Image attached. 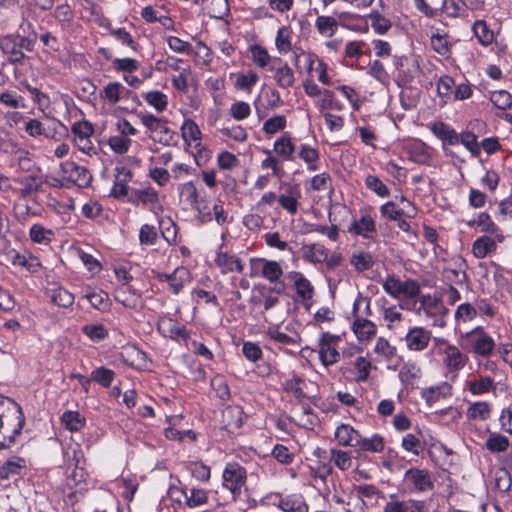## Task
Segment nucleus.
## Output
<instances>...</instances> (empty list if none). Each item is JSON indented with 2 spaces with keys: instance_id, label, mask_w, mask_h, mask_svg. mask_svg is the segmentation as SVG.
I'll return each instance as SVG.
<instances>
[{
  "instance_id": "nucleus-1",
  "label": "nucleus",
  "mask_w": 512,
  "mask_h": 512,
  "mask_svg": "<svg viewBox=\"0 0 512 512\" xmlns=\"http://www.w3.org/2000/svg\"><path fill=\"white\" fill-rule=\"evenodd\" d=\"M25 423L22 407L14 399L0 394V450L16 443Z\"/></svg>"
},
{
  "instance_id": "nucleus-2",
  "label": "nucleus",
  "mask_w": 512,
  "mask_h": 512,
  "mask_svg": "<svg viewBox=\"0 0 512 512\" xmlns=\"http://www.w3.org/2000/svg\"><path fill=\"white\" fill-rule=\"evenodd\" d=\"M35 41L19 33L0 36V49L6 56L7 62L12 65H20L28 59L25 52L34 50Z\"/></svg>"
},
{
  "instance_id": "nucleus-3",
  "label": "nucleus",
  "mask_w": 512,
  "mask_h": 512,
  "mask_svg": "<svg viewBox=\"0 0 512 512\" xmlns=\"http://www.w3.org/2000/svg\"><path fill=\"white\" fill-rule=\"evenodd\" d=\"M140 121L149 132L148 137L154 142L164 146H171L177 142V134L168 127L165 118L157 117L150 113H140Z\"/></svg>"
},
{
  "instance_id": "nucleus-4",
  "label": "nucleus",
  "mask_w": 512,
  "mask_h": 512,
  "mask_svg": "<svg viewBox=\"0 0 512 512\" xmlns=\"http://www.w3.org/2000/svg\"><path fill=\"white\" fill-rule=\"evenodd\" d=\"M393 65L397 71L395 82L400 88L409 86L421 71L416 56L395 55L393 57Z\"/></svg>"
},
{
  "instance_id": "nucleus-5",
  "label": "nucleus",
  "mask_w": 512,
  "mask_h": 512,
  "mask_svg": "<svg viewBox=\"0 0 512 512\" xmlns=\"http://www.w3.org/2000/svg\"><path fill=\"white\" fill-rule=\"evenodd\" d=\"M247 481V472L236 462L227 463L222 473L223 487L231 492L233 499L240 496Z\"/></svg>"
},
{
  "instance_id": "nucleus-6",
  "label": "nucleus",
  "mask_w": 512,
  "mask_h": 512,
  "mask_svg": "<svg viewBox=\"0 0 512 512\" xmlns=\"http://www.w3.org/2000/svg\"><path fill=\"white\" fill-rule=\"evenodd\" d=\"M258 291L257 296H252L250 298V303L256 306H261L263 308L262 314L273 309L280 303V299L278 296L273 295V293L280 295L285 291V284L277 285V286H266L259 285L255 287Z\"/></svg>"
},
{
  "instance_id": "nucleus-7",
  "label": "nucleus",
  "mask_w": 512,
  "mask_h": 512,
  "mask_svg": "<svg viewBox=\"0 0 512 512\" xmlns=\"http://www.w3.org/2000/svg\"><path fill=\"white\" fill-rule=\"evenodd\" d=\"M60 168L62 177L65 180L80 188H86L90 186L92 181V174L86 167L80 166L73 161H65L61 164Z\"/></svg>"
},
{
  "instance_id": "nucleus-8",
  "label": "nucleus",
  "mask_w": 512,
  "mask_h": 512,
  "mask_svg": "<svg viewBox=\"0 0 512 512\" xmlns=\"http://www.w3.org/2000/svg\"><path fill=\"white\" fill-rule=\"evenodd\" d=\"M154 278L159 282L168 283L169 290L174 295L180 293L182 288L191 282L192 277L190 271L185 267H177L172 273H161L153 271Z\"/></svg>"
},
{
  "instance_id": "nucleus-9",
  "label": "nucleus",
  "mask_w": 512,
  "mask_h": 512,
  "mask_svg": "<svg viewBox=\"0 0 512 512\" xmlns=\"http://www.w3.org/2000/svg\"><path fill=\"white\" fill-rule=\"evenodd\" d=\"M347 232L352 236H361L367 240H374L377 232L374 217L367 211H360V217L355 218L351 222Z\"/></svg>"
},
{
  "instance_id": "nucleus-10",
  "label": "nucleus",
  "mask_w": 512,
  "mask_h": 512,
  "mask_svg": "<svg viewBox=\"0 0 512 512\" xmlns=\"http://www.w3.org/2000/svg\"><path fill=\"white\" fill-rule=\"evenodd\" d=\"M340 341L338 335L323 332L319 340V357L322 364L326 367L335 364L340 358V354L335 345Z\"/></svg>"
},
{
  "instance_id": "nucleus-11",
  "label": "nucleus",
  "mask_w": 512,
  "mask_h": 512,
  "mask_svg": "<svg viewBox=\"0 0 512 512\" xmlns=\"http://www.w3.org/2000/svg\"><path fill=\"white\" fill-rule=\"evenodd\" d=\"M468 338L471 342V350L473 353L482 357H488L492 354L495 342L482 327L475 328L468 334Z\"/></svg>"
},
{
  "instance_id": "nucleus-12",
  "label": "nucleus",
  "mask_w": 512,
  "mask_h": 512,
  "mask_svg": "<svg viewBox=\"0 0 512 512\" xmlns=\"http://www.w3.org/2000/svg\"><path fill=\"white\" fill-rule=\"evenodd\" d=\"M405 483L418 492H426L433 489L434 484L428 470L410 468L404 475Z\"/></svg>"
},
{
  "instance_id": "nucleus-13",
  "label": "nucleus",
  "mask_w": 512,
  "mask_h": 512,
  "mask_svg": "<svg viewBox=\"0 0 512 512\" xmlns=\"http://www.w3.org/2000/svg\"><path fill=\"white\" fill-rule=\"evenodd\" d=\"M247 415L240 406H227L222 412L223 428L230 434H238Z\"/></svg>"
},
{
  "instance_id": "nucleus-14",
  "label": "nucleus",
  "mask_w": 512,
  "mask_h": 512,
  "mask_svg": "<svg viewBox=\"0 0 512 512\" xmlns=\"http://www.w3.org/2000/svg\"><path fill=\"white\" fill-rule=\"evenodd\" d=\"M383 512H428L424 501L407 499L400 500L392 495L383 507Z\"/></svg>"
},
{
  "instance_id": "nucleus-15",
  "label": "nucleus",
  "mask_w": 512,
  "mask_h": 512,
  "mask_svg": "<svg viewBox=\"0 0 512 512\" xmlns=\"http://www.w3.org/2000/svg\"><path fill=\"white\" fill-rule=\"evenodd\" d=\"M270 70L274 73V79L279 87L288 89L294 85V72L281 58H273Z\"/></svg>"
},
{
  "instance_id": "nucleus-16",
  "label": "nucleus",
  "mask_w": 512,
  "mask_h": 512,
  "mask_svg": "<svg viewBox=\"0 0 512 512\" xmlns=\"http://www.w3.org/2000/svg\"><path fill=\"white\" fill-rule=\"evenodd\" d=\"M431 340V332L423 327L411 328L405 336L407 348L411 351H423Z\"/></svg>"
},
{
  "instance_id": "nucleus-17",
  "label": "nucleus",
  "mask_w": 512,
  "mask_h": 512,
  "mask_svg": "<svg viewBox=\"0 0 512 512\" xmlns=\"http://www.w3.org/2000/svg\"><path fill=\"white\" fill-rule=\"evenodd\" d=\"M158 330L162 333L163 336L169 337L173 340H183L188 341L190 339V332L186 329V327L182 324H179L177 321L172 318H167L161 320L158 323Z\"/></svg>"
},
{
  "instance_id": "nucleus-18",
  "label": "nucleus",
  "mask_w": 512,
  "mask_h": 512,
  "mask_svg": "<svg viewBox=\"0 0 512 512\" xmlns=\"http://www.w3.org/2000/svg\"><path fill=\"white\" fill-rule=\"evenodd\" d=\"M215 263L220 268L222 274L234 271L242 273L244 270V264L237 255L229 254L221 250L216 253Z\"/></svg>"
},
{
  "instance_id": "nucleus-19",
  "label": "nucleus",
  "mask_w": 512,
  "mask_h": 512,
  "mask_svg": "<svg viewBox=\"0 0 512 512\" xmlns=\"http://www.w3.org/2000/svg\"><path fill=\"white\" fill-rule=\"evenodd\" d=\"M114 298L117 302L129 309L137 310L142 306L141 295L135 290H132L131 287H119L115 291Z\"/></svg>"
},
{
  "instance_id": "nucleus-20",
  "label": "nucleus",
  "mask_w": 512,
  "mask_h": 512,
  "mask_svg": "<svg viewBox=\"0 0 512 512\" xmlns=\"http://www.w3.org/2000/svg\"><path fill=\"white\" fill-rule=\"evenodd\" d=\"M300 198L301 192L298 186H289L286 193L281 194L278 197V203L284 210L293 216L298 211Z\"/></svg>"
},
{
  "instance_id": "nucleus-21",
  "label": "nucleus",
  "mask_w": 512,
  "mask_h": 512,
  "mask_svg": "<svg viewBox=\"0 0 512 512\" xmlns=\"http://www.w3.org/2000/svg\"><path fill=\"white\" fill-rule=\"evenodd\" d=\"M432 133L443 141L444 144L456 145L459 143V134L448 124L436 121L430 124Z\"/></svg>"
},
{
  "instance_id": "nucleus-22",
  "label": "nucleus",
  "mask_w": 512,
  "mask_h": 512,
  "mask_svg": "<svg viewBox=\"0 0 512 512\" xmlns=\"http://www.w3.org/2000/svg\"><path fill=\"white\" fill-rule=\"evenodd\" d=\"M302 257L313 264L323 263L328 259V250L321 244H304L301 247Z\"/></svg>"
},
{
  "instance_id": "nucleus-23",
  "label": "nucleus",
  "mask_w": 512,
  "mask_h": 512,
  "mask_svg": "<svg viewBox=\"0 0 512 512\" xmlns=\"http://www.w3.org/2000/svg\"><path fill=\"white\" fill-rule=\"evenodd\" d=\"M278 508L283 512H308L309 507L302 495L292 494L284 498H280L277 504Z\"/></svg>"
},
{
  "instance_id": "nucleus-24",
  "label": "nucleus",
  "mask_w": 512,
  "mask_h": 512,
  "mask_svg": "<svg viewBox=\"0 0 512 512\" xmlns=\"http://www.w3.org/2000/svg\"><path fill=\"white\" fill-rule=\"evenodd\" d=\"M296 152L298 157L306 163L308 171L313 172L320 168V154L316 148L308 144H300L297 146Z\"/></svg>"
},
{
  "instance_id": "nucleus-25",
  "label": "nucleus",
  "mask_w": 512,
  "mask_h": 512,
  "mask_svg": "<svg viewBox=\"0 0 512 512\" xmlns=\"http://www.w3.org/2000/svg\"><path fill=\"white\" fill-rule=\"evenodd\" d=\"M354 448L362 452L380 453L384 449V439L379 434H373L369 438L360 434Z\"/></svg>"
},
{
  "instance_id": "nucleus-26",
  "label": "nucleus",
  "mask_w": 512,
  "mask_h": 512,
  "mask_svg": "<svg viewBox=\"0 0 512 512\" xmlns=\"http://www.w3.org/2000/svg\"><path fill=\"white\" fill-rule=\"evenodd\" d=\"M497 244L495 240L489 236H481L472 244V253L477 259H483L487 255L496 251Z\"/></svg>"
},
{
  "instance_id": "nucleus-27",
  "label": "nucleus",
  "mask_w": 512,
  "mask_h": 512,
  "mask_svg": "<svg viewBox=\"0 0 512 512\" xmlns=\"http://www.w3.org/2000/svg\"><path fill=\"white\" fill-rule=\"evenodd\" d=\"M352 330L358 340L364 341L375 335L376 325L368 319L356 316L352 324Z\"/></svg>"
},
{
  "instance_id": "nucleus-28",
  "label": "nucleus",
  "mask_w": 512,
  "mask_h": 512,
  "mask_svg": "<svg viewBox=\"0 0 512 512\" xmlns=\"http://www.w3.org/2000/svg\"><path fill=\"white\" fill-rule=\"evenodd\" d=\"M444 354V363L450 370H459L466 364V356L454 345L448 344L444 350Z\"/></svg>"
},
{
  "instance_id": "nucleus-29",
  "label": "nucleus",
  "mask_w": 512,
  "mask_h": 512,
  "mask_svg": "<svg viewBox=\"0 0 512 512\" xmlns=\"http://www.w3.org/2000/svg\"><path fill=\"white\" fill-rule=\"evenodd\" d=\"M25 467L26 460L22 457L14 456L0 466V479L7 480L10 476L20 475Z\"/></svg>"
},
{
  "instance_id": "nucleus-30",
  "label": "nucleus",
  "mask_w": 512,
  "mask_h": 512,
  "mask_svg": "<svg viewBox=\"0 0 512 512\" xmlns=\"http://www.w3.org/2000/svg\"><path fill=\"white\" fill-rule=\"evenodd\" d=\"M181 494L184 496L185 504L189 508H196L204 505L208 501V493L200 488H182Z\"/></svg>"
},
{
  "instance_id": "nucleus-31",
  "label": "nucleus",
  "mask_w": 512,
  "mask_h": 512,
  "mask_svg": "<svg viewBox=\"0 0 512 512\" xmlns=\"http://www.w3.org/2000/svg\"><path fill=\"white\" fill-rule=\"evenodd\" d=\"M338 21L333 16L318 15L315 20V28L323 37H332L338 30Z\"/></svg>"
},
{
  "instance_id": "nucleus-32",
  "label": "nucleus",
  "mask_w": 512,
  "mask_h": 512,
  "mask_svg": "<svg viewBox=\"0 0 512 512\" xmlns=\"http://www.w3.org/2000/svg\"><path fill=\"white\" fill-rule=\"evenodd\" d=\"M359 435L360 433L349 424H341L335 431V438L340 445L353 448Z\"/></svg>"
},
{
  "instance_id": "nucleus-33",
  "label": "nucleus",
  "mask_w": 512,
  "mask_h": 512,
  "mask_svg": "<svg viewBox=\"0 0 512 512\" xmlns=\"http://www.w3.org/2000/svg\"><path fill=\"white\" fill-rule=\"evenodd\" d=\"M263 279L267 280L270 284H274V286L283 284L280 282L281 277L283 276V269L279 262L275 260H268L265 258L264 268H263Z\"/></svg>"
},
{
  "instance_id": "nucleus-34",
  "label": "nucleus",
  "mask_w": 512,
  "mask_h": 512,
  "mask_svg": "<svg viewBox=\"0 0 512 512\" xmlns=\"http://www.w3.org/2000/svg\"><path fill=\"white\" fill-rule=\"evenodd\" d=\"M124 86L120 82H109L101 91L100 98L115 105L123 96Z\"/></svg>"
},
{
  "instance_id": "nucleus-35",
  "label": "nucleus",
  "mask_w": 512,
  "mask_h": 512,
  "mask_svg": "<svg viewBox=\"0 0 512 512\" xmlns=\"http://www.w3.org/2000/svg\"><path fill=\"white\" fill-rule=\"evenodd\" d=\"M296 150L297 146L292 142L291 137L286 134L274 142L275 153L286 160H293V154Z\"/></svg>"
},
{
  "instance_id": "nucleus-36",
  "label": "nucleus",
  "mask_w": 512,
  "mask_h": 512,
  "mask_svg": "<svg viewBox=\"0 0 512 512\" xmlns=\"http://www.w3.org/2000/svg\"><path fill=\"white\" fill-rule=\"evenodd\" d=\"M61 422L70 432H78L85 426L86 420L78 411L68 410L62 414Z\"/></svg>"
},
{
  "instance_id": "nucleus-37",
  "label": "nucleus",
  "mask_w": 512,
  "mask_h": 512,
  "mask_svg": "<svg viewBox=\"0 0 512 512\" xmlns=\"http://www.w3.org/2000/svg\"><path fill=\"white\" fill-rule=\"evenodd\" d=\"M491 415V406L488 402L481 401L471 403L466 411V416L470 420H487Z\"/></svg>"
},
{
  "instance_id": "nucleus-38",
  "label": "nucleus",
  "mask_w": 512,
  "mask_h": 512,
  "mask_svg": "<svg viewBox=\"0 0 512 512\" xmlns=\"http://www.w3.org/2000/svg\"><path fill=\"white\" fill-rule=\"evenodd\" d=\"M475 37L483 46H488L493 43L495 36L494 32L489 28L484 20H476L472 27Z\"/></svg>"
},
{
  "instance_id": "nucleus-39",
  "label": "nucleus",
  "mask_w": 512,
  "mask_h": 512,
  "mask_svg": "<svg viewBox=\"0 0 512 512\" xmlns=\"http://www.w3.org/2000/svg\"><path fill=\"white\" fill-rule=\"evenodd\" d=\"M509 445V439L496 432H491L485 442V448L491 453L505 452Z\"/></svg>"
},
{
  "instance_id": "nucleus-40",
  "label": "nucleus",
  "mask_w": 512,
  "mask_h": 512,
  "mask_svg": "<svg viewBox=\"0 0 512 512\" xmlns=\"http://www.w3.org/2000/svg\"><path fill=\"white\" fill-rule=\"evenodd\" d=\"M51 301L59 307H70L74 302V295L68 290L58 287L49 291Z\"/></svg>"
},
{
  "instance_id": "nucleus-41",
  "label": "nucleus",
  "mask_w": 512,
  "mask_h": 512,
  "mask_svg": "<svg viewBox=\"0 0 512 512\" xmlns=\"http://www.w3.org/2000/svg\"><path fill=\"white\" fill-rule=\"evenodd\" d=\"M144 99L150 106L154 107L158 113H161L164 110H166L168 106L167 95L158 90L149 91L145 93Z\"/></svg>"
},
{
  "instance_id": "nucleus-42",
  "label": "nucleus",
  "mask_w": 512,
  "mask_h": 512,
  "mask_svg": "<svg viewBox=\"0 0 512 512\" xmlns=\"http://www.w3.org/2000/svg\"><path fill=\"white\" fill-rule=\"evenodd\" d=\"M454 79L448 75L442 76L437 82V93L441 98V106L445 105L452 97Z\"/></svg>"
},
{
  "instance_id": "nucleus-43",
  "label": "nucleus",
  "mask_w": 512,
  "mask_h": 512,
  "mask_svg": "<svg viewBox=\"0 0 512 512\" xmlns=\"http://www.w3.org/2000/svg\"><path fill=\"white\" fill-rule=\"evenodd\" d=\"M351 265L358 272H364L371 269L374 265L373 256L368 252L354 253L350 260Z\"/></svg>"
},
{
  "instance_id": "nucleus-44",
  "label": "nucleus",
  "mask_w": 512,
  "mask_h": 512,
  "mask_svg": "<svg viewBox=\"0 0 512 512\" xmlns=\"http://www.w3.org/2000/svg\"><path fill=\"white\" fill-rule=\"evenodd\" d=\"M303 384L304 379L294 374L290 379H286L282 385L283 389L287 393H291L295 396V398L301 400L306 398V394L302 388Z\"/></svg>"
},
{
  "instance_id": "nucleus-45",
  "label": "nucleus",
  "mask_w": 512,
  "mask_h": 512,
  "mask_svg": "<svg viewBox=\"0 0 512 512\" xmlns=\"http://www.w3.org/2000/svg\"><path fill=\"white\" fill-rule=\"evenodd\" d=\"M178 191L180 201L189 204L190 207L196 204L197 200L200 198L197 188L192 181L181 184Z\"/></svg>"
},
{
  "instance_id": "nucleus-46",
  "label": "nucleus",
  "mask_w": 512,
  "mask_h": 512,
  "mask_svg": "<svg viewBox=\"0 0 512 512\" xmlns=\"http://www.w3.org/2000/svg\"><path fill=\"white\" fill-rule=\"evenodd\" d=\"M54 233L50 229H46L40 224H34L31 226L29 231L30 239L34 243L48 244L51 242Z\"/></svg>"
},
{
  "instance_id": "nucleus-47",
  "label": "nucleus",
  "mask_w": 512,
  "mask_h": 512,
  "mask_svg": "<svg viewBox=\"0 0 512 512\" xmlns=\"http://www.w3.org/2000/svg\"><path fill=\"white\" fill-rule=\"evenodd\" d=\"M82 333L93 342H100L108 336V330L103 324H86Z\"/></svg>"
},
{
  "instance_id": "nucleus-48",
  "label": "nucleus",
  "mask_w": 512,
  "mask_h": 512,
  "mask_svg": "<svg viewBox=\"0 0 512 512\" xmlns=\"http://www.w3.org/2000/svg\"><path fill=\"white\" fill-rule=\"evenodd\" d=\"M141 203L148 207V209L153 213H157L162 210L158 192L151 187L143 189Z\"/></svg>"
},
{
  "instance_id": "nucleus-49",
  "label": "nucleus",
  "mask_w": 512,
  "mask_h": 512,
  "mask_svg": "<svg viewBox=\"0 0 512 512\" xmlns=\"http://www.w3.org/2000/svg\"><path fill=\"white\" fill-rule=\"evenodd\" d=\"M71 132L73 134V139L92 138L94 134V127L90 121L84 119L73 123L71 126Z\"/></svg>"
},
{
  "instance_id": "nucleus-50",
  "label": "nucleus",
  "mask_w": 512,
  "mask_h": 512,
  "mask_svg": "<svg viewBox=\"0 0 512 512\" xmlns=\"http://www.w3.org/2000/svg\"><path fill=\"white\" fill-rule=\"evenodd\" d=\"M115 372L106 367H98L91 373L92 381H95L105 388H109L114 380Z\"/></svg>"
},
{
  "instance_id": "nucleus-51",
  "label": "nucleus",
  "mask_w": 512,
  "mask_h": 512,
  "mask_svg": "<svg viewBox=\"0 0 512 512\" xmlns=\"http://www.w3.org/2000/svg\"><path fill=\"white\" fill-rule=\"evenodd\" d=\"M490 101L498 109L505 111L512 106V95L506 90H498L490 93Z\"/></svg>"
},
{
  "instance_id": "nucleus-52",
  "label": "nucleus",
  "mask_w": 512,
  "mask_h": 512,
  "mask_svg": "<svg viewBox=\"0 0 512 512\" xmlns=\"http://www.w3.org/2000/svg\"><path fill=\"white\" fill-rule=\"evenodd\" d=\"M330 461L342 471L348 470L352 466V459L348 452L339 449H330Z\"/></svg>"
},
{
  "instance_id": "nucleus-53",
  "label": "nucleus",
  "mask_w": 512,
  "mask_h": 512,
  "mask_svg": "<svg viewBox=\"0 0 512 512\" xmlns=\"http://www.w3.org/2000/svg\"><path fill=\"white\" fill-rule=\"evenodd\" d=\"M401 446L405 451L410 452L415 456H419L424 450L423 443L412 433H408L402 438Z\"/></svg>"
},
{
  "instance_id": "nucleus-54",
  "label": "nucleus",
  "mask_w": 512,
  "mask_h": 512,
  "mask_svg": "<svg viewBox=\"0 0 512 512\" xmlns=\"http://www.w3.org/2000/svg\"><path fill=\"white\" fill-rule=\"evenodd\" d=\"M459 142L472 154L474 157L480 155V145L477 141V136L471 131H464L459 135Z\"/></svg>"
},
{
  "instance_id": "nucleus-55",
  "label": "nucleus",
  "mask_w": 512,
  "mask_h": 512,
  "mask_svg": "<svg viewBox=\"0 0 512 512\" xmlns=\"http://www.w3.org/2000/svg\"><path fill=\"white\" fill-rule=\"evenodd\" d=\"M253 62L260 68H265L273 59L268 54L267 50L261 45L255 44L250 47Z\"/></svg>"
},
{
  "instance_id": "nucleus-56",
  "label": "nucleus",
  "mask_w": 512,
  "mask_h": 512,
  "mask_svg": "<svg viewBox=\"0 0 512 512\" xmlns=\"http://www.w3.org/2000/svg\"><path fill=\"white\" fill-rule=\"evenodd\" d=\"M369 18L371 20V26L377 34H386L392 27L391 21L382 16L378 11L371 12Z\"/></svg>"
},
{
  "instance_id": "nucleus-57",
  "label": "nucleus",
  "mask_w": 512,
  "mask_h": 512,
  "mask_svg": "<svg viewBox=\"0 0 512 512\" xmlns=\"http://www.w3.org/2000/svg\"><path fill=\"white\" fill-rule=\"evenodd\" d=\"M470 227L477 225L481 228L483 233L497 232V225L492 221L490 215L486 212H481L478 217L468 222Z\"/></svg>"
},
{
  "instance_id": "nucleus-58",
  "label": "nucleus",
  "mask_w": 512,
  "mask_h": 512,
  "mask_svg": "<svg viewBox=\"0 0 512 512\" xmlns=\"http://www.w3.org/2000/svg\"><path fill=\"white\" fill-rule=\"evenodd\" d=\"M365 185L379 197H388L390 195L389 188L376 175H367Z\"/></svg>"
},
{
  "instance_id": "nucleus-59",
  "label": "nucleus",
  "mask_w": 512,
  "mask_h": 512,
  "mask_svg": "<svg viewBox=\"0 0 512 512\" xmlns=\"http://www.w3.org/2000/svg\"><path fill=\"white\" fill-rule=\"evenodd\" d=\"M258 75L254 71H248L246 74H239L235 81V87L239 90L251 92L253 86L258 82Z\"/></svg>"
},
{
  "instance_id": "nucleus-60",
  "label": "nucleus",
  "mask_w": 512,
  "mask_h": 512,
  "mask_svg": "<svg viewBox=\"0 0 512 512\" xmlns=\"http://www.w3.org/2000/svg\"><path fill=\"white\" fill-rule=\"evenodd\" d=\"M379 211L381 217L390 221L400 220V218L404 217V210L398 208L393 201H388L382 204Z\"/></svg>"
},
{
  "instance_id": "nucleus-61",
  "label": "nucleus",
  "mask_w": 512,
  "mask_h": 512,
  "mask_svg": "<svg viewBox=\"0 0 512 512\" xmlns=\"http://www.w3.org/2000/svg\"><path fill=\"white\" fill-rule=\"evenodd\" d=\"M494 386V381L491 377L485 376L478 380L469 382V391L474 395H481L489 392Z\"/></svg>"
},
{
  "instance_id": "nucleus-62",
  "label": "nucleus",
  "mask_w": 512,
  "mask_h": 512,
  "mask_svg": "<svg viewBox=\"0 0 512 512\" xmlns=\"http://www.w3.org/2000/svg\"><path fill=\"white\" fill-rule=\"evenodd\" d=\"M421 370L415 364H405L399 371V379L404 385H411L420 377Z\"/></svg>"
},
{
  "instance_id": "nucleus-63",
  "label": "nucleus",
  "mask_w": 512,
  "mask_h": 512,
  "mask_svg": "<svg viewBox=\"0 0 512 512\" xmlns=\"http://www.w3.org/2000/svg\"><path fill=\"white\" fill-rule=\"evenodd\" d=\"M108 144L113 152L121 155L128 152L131 145V139L123 134H120L111 136L108 140Z\"/></svg>"
},
{
  "instance_id": "nucleus-64",
  "label": "nucleus",
  "mask_w": 512,
  "mask_h": 512,
  "mask_svg": "<svg viewBox=\"0 0 512 512\" xmlns=\"http://www.w3.org/2000/svg\"><path fill=\"white\" fill-rule=\"evenodd\" d=\"M182 136L185 141H199L201 131L199 126L191 119H186L181 127Z\"/></svg>"
}]
</instances>
